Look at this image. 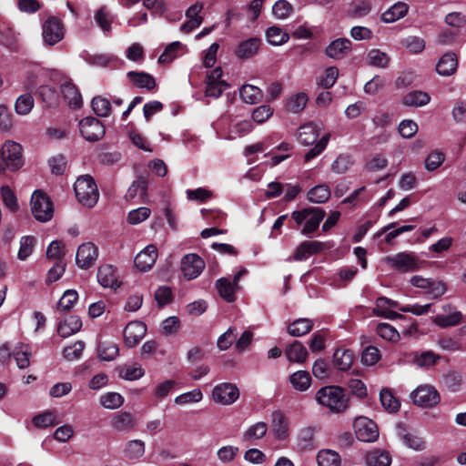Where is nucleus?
Masks as SVG:
<instances>
[{
    "instance_id": "obj_1",
    "label": "nucleus",
    "mask_w": 466,
    "mask_h": 466,
    "mask_svg": "<svg viewBox=\"0 0 466 466\" xmlns=\"http://www.w3.org/2000/svg\"><path fill=\"white\" fill-rule=\"evenodd\" d=\"M317 402L328 408L331 412L340 413L349 407V398L344 390L339 386L320 388L315 397Z\"/></svg>"
},
{
    "instance_id": "obj_2",
    "label": "nucleus",
    "mask_w": 466,
    "mask_h": 466,
    "mask_svg": "<svg viewBox=\"0 0 466 466\" xmlns=\"http://www.w3.org/2000/svg\"><path fill=\"white\" fill-rule=\"evenodd\" d=\"M326 213L321 208H307L293 211L291 218L298 225L304 224L301 233L309 236L318 229Z\"/></svg>"
},
{
    "instance_id": "obj_3",
    "label": "nucleus",
    "mask_w": 466,
    "mask_h": 466,
    "mask_svg": "<svg viewBox=\"0 0 466 466\" xmlns=\"http://www.w3.org/2000/svg\"><path fill=\"white\" fill-rule=\"evenodd\" d=\"M24 165L22 147L20 144L7 140L0 149V173L9 169L16 171Z\"/></svg>"
},
{
    "instance_id": "obj_4",
    "label": "nucleus",
    "mask_w": 466,
    "mask_h": 466,
    "mask_svg": "<svg viewBox=\"0 0 466 466\" xmlns=\"http://www.w3.org/2000/svg\"><path fill=\"white\" fill-rule=\"evenodd\" d=\"M76 197L79 203L87 208L94 207L99 198L97 186L90 176H82L74 185Z\"/></svg>"
},
{
    "instance_id": "obj_5",
    "label": "nucleus",
    "mask_w": 466,
    "mask_h": 466,
    "mask_svg": "<svg viewBox=\"0 0 466 466\" xmlns=\"http://www.w3.org/2000/svg\"><path fill=\"white\" fill-rule=\"evenodd\" d=\"M31 211L39 222H47L53 218L54 210L49 198L42 191L35 190L31 198Z\"/></svg>"
},
{
    "instance_id": "obj_6",
    "label": "nucleus",
    "mask_w": 466,
    "mask_h": 466,
    "mask_svg": "<svg viewBox=\"0 0 466 466\" xmlns=\"http://www.w3.org/2000/svg\"><path fill=\"white\" fill-rule=\"evenodd\" d=\"M394 269L401 272H413L419 270L423 262L411 253L400 252L385 258Z\"/></svg>"
},
{
    "instance_id": "obj_7",
    "label": "nucleus",
    "mask_w": 466,
    "mask_h": 466,
    "mask_svg": "<svg viewBox=\"0 0 466 466\" xmlns=\"http://www.w3.org/2000/svg\"><path fill=\"white\" fill-rule=\"evenodd\" d=\"M413 402L422 408H432L436 406L441 396L438 390L431 385H420L410 394Z\"/></svg>"
},
{
    "instance_id": "obj_8",
    "label": "nucleus",
    "mask_w": 466,
    "mask_h": 466,
    "mask_svg": "<svg viewBox=\"0 0 466 466\" xmlns=\"http://www.w3.org/2000/svg\"><path fill=\"white\" fill-rule=\"evenodd\" d=\"M353 427L356 437L360 441L371 442L375 441L379 437L377 424L367 417L360 416L356 418Z\"/></svg>"
},
{
    "instance_id": "obj_9",
    "label": "nucleus",
    "mask_w": 466,
    "mask_h": 466,
    "mask_svg": "<svg viewBox=\"0 0 466 466\" xmlns=\"http://www.w3.org/2000/svg\"><path fill=\"white\" fill-rule=\"evenodd\" d=\"M81 135L88 141H97L105 135V127L102 122L93 116L83 118L79 122Z\"/></svg>"
},
{
    "instance_id": "obj_10",
    "label": "nucleus",
    "mask_w": 466,
    "mask_h": 466,
    "mask_svg": "<svg viewBox=\"0 0 466 466\" xmlns=\"http://www.w3.org/2000/svg\"><path fill=\"white\" fill-rule=\"evenodd\" d=\"M247 274V269H240L234 276L233 280H229L227 278H220L217 280L216 286L219 296L227 302H233L236 299L235 291L238 287V281L240 278Z\"/></svg>"
},
{
    "instance_id": "obj_11",
    "label": "nucleus",
    "mask_w": 466,
    "mask_h": 466,
    "mask_svg": "<svg viewBox=\"0 0 466 466\" xmlns=\"http://www.w3.org/2000/svg\"><path fill=\"white\" fill-rule=\"evenodd\" d=\"M204 268L205 261L195 253L187 254L181 259V271L188 280L198 278Z\"/></svg>"
},
{
    "instance_id": "obj_12",
    "label": "nucleus",
    "mask_w": 466,
    "mask_h": 466,
    "mask_svg": "<svg viewBox=\"0 0 466 466\" xmlns=\"http://www.w3.org/2000/svg\"><path fill=\"white\" fill-rule=\"evenodd\" d=\"M42 29L44 41L49 46L56 45L64 37L63 24L59 19L54 16H51L46 20V22L43 24Z\"/></svg>"
},
{
    "instance_id": "obj_13",
    "label": "nucleus",
    "mask_w": 466,
    "mask_h": 466,
    "mask_svg": "<svg viewBox=\"0 0 466 466\" xmlns=\"http://www.w3.org/2000/svg\"><path fill=\"white\" fill-rule=\"evenodd\" d=\"M239 397L238 389L231 383L217 385L212 391L213 400L222 405H230Z\"/></svg>"
},
{
    "instance_id": "obj_14",
    "label": "nucleus",
    "mask_w": 466,
    "mask_h": 466,
    "mask_svg": "<svg viewBox=\"0 0 466 466\" xmlns=\"http://www.w3.org/2000/svg\"><path fill=\"white\" fill-rule=\"evenodd\" d=\"M97 256V248L93 243H83L77 248L76 262L81 268H89L95 264Z\"/></svg>"
},
{
    "instance_id": "obj_15",
    "label": "nucleus",
    "mask_w": 466,
    "mask_h": 466,
    "mask_svg": "<svg viewBox=\"0 0 466 466\" xmlns=\"http://www.w3.org/2000/svg\"><path fill=\"white\" fill-rule=\"evenodd\" d=\"M147 333L144 322L135 320L129 322L124 329V340L127 347L133 348L139 343Z\"/></svg>"
},
{
    "instance_id": "obj_16",
    "label": "nucleus",
    "mask_w": 466,
    "mask_h": 466,
    "mask_svg": "<svg viewBox=\"0 0 466 466\" xmlns=\"http://www.w3.org/2000/svg\"><path fill=\"white\" fill-rule=\"evenodd\" d=\"M410 283L416 288L427 289L433 298L441 297L446 291V287L442 282L425 279L421 276H413L410 279Z\"/></svg>"
},
{
    "instance_id": "obj_17",
    "label": "nucleus",
    "mask_w": 466,
    "mask_h": 466,
    "mask_svg": "<svg viewBox=\"0 0 466 466\" xmlns=\"http://www.w3.org/2000/svg\"><path fill=\"white\" fill-rule=\"evenodd\" d=\"M157 258V248L155 245H147L135 258L134 263L141 271L149 270Z\"/></svg>"
},
{
    "instance_id": "obj_18",
    "label": "nucleus",
    "mask_w": 466,
    "mask_h": 466,
    "mask_svg": "<svg viewBox=\"0 0 466 466\" xmlns=\"http://www.w3.org/2000/svg\"><path fill=\"white\" fill-rule=\"evenodd\" d=\"M351 50V41L348 38H338L325 49V55L333 59H342Z\"/></svg>"
},
{
    "instance_id": "obj_19",
    "label": "nucleus",
    "mask_w": 466,
    "mask_h": 466,
    "mask_svg": "<svg viewBox=\"0 0 466 466\" xmlns=\"http://www.w3.org/2000/svg\"><path fill=\"white\" fill-rule=\"evenodd\" d=\"M203 9V4L198 2L192 5L186 12L187 21L181 25V30L185 33H190L194 29L198 28L202 21V16L199 13Z\"/></svg>"
},
{
    "instance_id": "obj_20",
    "label": "nucleus",
    "mask_w": 466,
    "mask_h": 466,
    "mask_svg": "<svg viewBox=\"0 0 466 466\" xmlns=\"http://www.w3.org/2000/svg\"><path fill=\"white\" fill-rule=\"evenodd\" d=\"M97 281L104 288L116 289L119 287L117 273L112 265L100 266L97 271Z\"/></svg>"
},
{
    "instance_id": "obj_21",
    "label": "nucleus",
    "mask_w": 466,
    "mask_h": 466,
    "mask_svg": "<svg viewBox=\"0 0 466 466\" xmlns=\"http://www.w3.org/2000/svg\"><path fill=\"white\" fill-rule=\"evenodd\" d=\"M458 66V59L454 53L448 52L444 54L436 65V71L443 76L453 75Z\"/></svg>"
},
{
    "instance_id": "obj_22",
    "label": "nucleus",
    "mask_w": 466,
    "mask_h": 466,
    "mask_svg": "<svg viewBox=\"0 0 466 466\" xmlns=\"http://www.w3.org/2000/svg\"><path fill=\"white\" fill-rule=\"evenodd\" d=\"M81 328V319L76 315H70L59 322L57 332L61 337L67 338L78 332Z\"/></svg>"
},
{
    "instance_id": "obj_23",
    "label": "nucleus",
    "mask_w": 466,
    "mask_h": 466,
    "mask_svg": "<svg viewBox=\"0 0 466 466\" xmlns=\"http://www.w3.org/2000/svg\"><path fill=\"white\" fill-rule=\"evenodd\" d=\"M315 428L307 426L302 428L297 436V446L300 451H309L314 450L315 447Z\"/></svg>"
},
{
    "instance_id": "obj_24",
    "label": "nucleus",
    "mask_w": 466,
    "mask_h": 466,
    "mask_svg": "<svg viewBox=\"0 0 466 466\" xmlns=\"http://www.w3.org/2000/svg\"><path fill=\"white\" fill-rule=\"evenodd\" d=\"M324 248V243L319 241H303L294 253V259L302 261L309 256L319 253Z\"/></svg>"
},
{
    "instance_id": "obj_25",
    "label": "nucleus",
    "mask_w": 466,
    "mask_h": 466,
    "mask_svg": "<svg viewBox=\"0 0 466 466\" xmlns=\"http://www.w3.org/2000/svg\"><path fill=\"white\" fill-rule=\"evenodd\" d=\"M61 93L63 97L72 108H79L82 105V96L76 86L70 83L66 82L61 85Z\"/></svg>"
},
{
    "instance_id": "obj_26",
    "label": "nucleus",
    "mask_w": 466,
    "mask_h": 466,
    "mask_svg": "<svg viewBox=\"0 0 466 466\" xmlns=\"http://www.w3.org/2000/svg\"><path fill=\"white\" fill-rule=\"evenodd\" d=\"M321 127L315 123H307L300 127L299 137L301 144L305 146L313 145L319 135Z\"/></svg>"
},
{
    "instance_id": "obj_27",
    "label": "nucleus",
    "mask_w": 466,
    "mask_h": 466,
    "mask_svg": "<svg viewBox=\"0 0 466 466\" xmlns=\"http://www.w3.org/2000/svg\"><path fill=\"white\" fill-rule=\"evenodd\" d=\"M127 76L138 88L152 90L156 86L155 78L147 73L129 71Z\"/></svg>"
},
{
    "instance_id": "obj_28",
    "label": "nucleus",
    "mask_w": 466,
    "mask_h": 466,
    "mask_svg": "<svg viewBox=\"0 0 466 466\" xmlns=\"http://www.w3.org/2000/svg\"><path fill=\"white\" fill-rule=\"evenodd\" d=\"M388 302H389V298H386V297L378 298L376 300L375 308L373 309V313L376 316L383 317V318L390 319V320L397 319H403L404 317L401 314L390 309V304H388Z\"/></svg>"
},
{
    "instance_id": "obj_29",
    "label": "nucleus",
    "mask_w": 466,
    "mask_h": 466,
    "mask_svg": "<svg viewBox=\"0 0 466 466\" xmlns=\"http://www.w3.org/2000/svg\"><path fill=\"white\" fill-rule=\"evenodd\" d=\"M402 104L407 106H423L430 103L431 96L427 92L415 90L402 97Z\"/></svg>"
},
{
    "instance_id": "obj_30",
    "label": "nucleus",
    "mask_w": 466,
    "mask_h": 466,
    "mask_svg": "<svg viewBox=\"0 0 466 466\" xmlns=\"http://www.w3.org/2000/svg\"><path fill=\"white\" fill-rule=\"evenodd\" d=\"M272 427L275 437L278 440H285L289 435V423L285 416L276 411L272 414Z\"/></svg>"
},
{
    "instance_id": "obj_31",
    "label": "nucleus",
    "mask_w": 466,
    "mask_h": 466,
    "mask_svg": "<svg viewBox=\"0 0 466 466\" xmlns=\"http://www.w3.org/2000/svg\"><path fill=\"white\" fill-rule=\"evenodd\" d=\"M398 435L403 443L410 449L420 451L424 448L422 438L409 432L402 425H398Z\"/></svg>"
},
{
    "instance_id": "obj_32",
    "label": "nucleus",
    "mask_w": 466,
    "mask_h": 466,
    "mask_svg": "<svg viewBox=\"0 0 466 466\" xmlns=\"http://www.w3.org/2000/svg\"><path fill=\"white\" fill-rule=\"evenodd\" d=\"M440 355L430 350L414 352L412 357V362L418 368L429 369L430 367L435 365L436 362L440 360Z\"/></svg>"
},
{
    "instance_id": "obj_33",
    "label": "nucleus",
    "mask_w": 466,
    "mask_h": 466,
    "mask_svg": "<svg viewBox=\"0 0 466 466\" xmlns=\"http://www.w3.org/2000/svg\"><path fill=\"white\" fill-rule=\"evenodd\" d=\"M147 180L143 177H139L127 188L125 198L127 200H133L137 197H139V198L144 199L147 197Z\"/></svg>"
},
{
    "instance_id": "obj_34",
    "label": "nucleus",
    "mask_w": 466,
    "mask_h": 466,
    "mask_svg": "<svg viewBox=\"0 0 466 466\" xmlns=\"http://www.w3.org/2000/svg\"><path fill=\"white\" fill-rule=\"evenodd\" d=\"M354 360L353 352L346 349H338L333 354L334 365L340 370H348Z\"/></svg>"
},
{
    "instance_id": "obj_35",
    "label": "nucleus",
    "mask_w": 466,
    "mask_h": 466,
    "mask_svg": "<svg viewBox=\"0 0 466 466\" xmlns=\"http://www.w3.org/2000/svg\"><path fill=\"white\" fill-rule=\"evenodd\" d=\"M285 354L290 362L302 363L307 360L308 351L299 342L294 341L285 350Z\"/></svg>"
},
{
    "instance_id": "obj_36",
    "label": "nucleus",
    "mask_w": 466,
    "mask_h": 466,
    "mask_svg": "<svg viewBox=\"0 0 466 466\" xmlns=\"http://www.w3.org/2000/svg\"><path fill=\"white\" fill-rule=\"evenodd\" d=\"M408 10V5L402 2H398L382 14L381 19L385 23H393L404 17L407 15Z\"/></svg>"
},
{
    "instance_id": "obj_37",
    "label": "nucleus",
    "mask_w": 466,
    "mask_h": 466,
    "mask_svg": "<svg viewBox=\"0 0 466 466\" xmlns=\"http://www.w3.org/2000/svg\"><path fill=\"white\" fill-rule=\"evenodd\" d=\"M111 425L117 431H126L135 427V420L131 413L118 412L113 416Z\"/></svg>"
},
{
    "instance_id": "obj_38",
    "label": "nucleus",
    "mask_w": 466,
    "mask_h": 466,
    "mask_svg": "<svg viewBox=\"0 0 466 466\" xmlns=\"http://www.w3.org/2000/svg\"><path fill=\"white\" fill-rule=\"evenodd\" d=\"M260 41L258 38H250L241 42L237 48V56L242 59L252 57L258 50Z\"/></svg>"
},
{
    "instance_id": "obj_39",
    "label": "nucleus",
    "mask_w": 466,
    "mask_h": 466,
    "mask_svg": "<svg viewBox=\"0 0 466 466\" xmlns=\"http://www.w3.org/2000/svg\"><path fill=\"white\" fill-rule=\"evenodd\" d=\"M289 382L299 391L307 390L311 383V378L308 371L299 370L289 376Z\"/></svg>"
},
{
    "instance_id": "obj_40",
    "label": "nucleus",
    "mask_w": 466,
    "mask_h": 466,
    "mask_svg": "<svg viewBox=\"0 0 466 466\" xmlns=\"http://www.w3.org/2000/svg\"><path fill=\"white\" fill-rule=\"evenodd\" d=\"M390 454L381 450H373L366 455V463L369 466H390Z\"/></svg>"
},
{
    "instance_id": "obj_41",
    "label": "nucleus",
    "mask_w": 466,
    "mask_h": 466,
    "mask_svg": "<svg viewBox=\"0 0 466 466\" xmlns=\"http://www.w3.org/2000/svg\"><path fill=\"white\" fill-rule=\"evenodd\" d=\"M42 74V69L37 66H33L28 68L25 73V77L23 81V87L26 91H33L35 89L37 85L40 82V76Z\"/></svg>"
},
{
    "instance_id": "obj_42",
    "label": "nucleus",
    "mask_w": 466,
    "mask_h": 466,
    "mask_svg": "<svg viewBox=\"0 0 466 466\" xmlns=\"http://www.w3.org/2000/svg\"><path fill=\"white\" fill-rule=\"evenodd\" d=\"M145 453V442L141 440H131L127 442L124 455L128 460H137Z\"/></svg>"
},
{
    "instance_id": "obj_43",
    "label": "nucleus",
    "mask_w": 466,
    "mask_h": 466,
    "mask_svg": "<svg viewBox=\"0 0 466 466\" xmlns=\"http://www.w3.org/2000/svg\"><path fill=\"white\" fill-rule=\"evenodd\" d=\"M242 100L250 105L258 103L262 98V91L252 85H244L239 90Z\"/></svg>"
},
{
    "instance_id": "obj_44",
    "label": "nucleus",
    "mask_w": 466,
    "mask_h": 466,
    "mask_svg": "<svg viewBox=\"0 0 466 466\" xmlns=\"http://www.w3.org/2000/svg\"><path fill=\"white\" fill-rule=\"evenodd\" d=\"M34 105L35 100L29 92L22 94L15 100V113L20 116L28 115L32 111Z\"/></svg>"
},
{
    "instance_id": "obj_45",
    "label": "nucleus",
    "mask_w": 466,
    "mask_h": 466,
    "mask_svg": "<svg viewBox=\"0 0 466 466\" xmlns=\"http://www.w3.org/2000/svg\"><path fill=\"white\" fill-rule=\"evenodd\" d=\"M313 327L309 319H299L293 321L288 328V332L294 337H300L308 334Z\"/></svg>"
},
{
    "instance_id": "obj_46",
    "label": "nucleus",
    "mask_w": 466,
    "mask_h": 466,
    "mask_svg": "<svg viewBox=\"0 0 466 466\" xmlns=\"http://www.w3.org/2000/svg\"><path fill=\"white\" fill-rule=\"evenodd\" d=\"M318 466H340V457L332 450H321L317 455Z\"/></svg>"
},
{
    "instance_id": "obj_47",
    "label": "nucleus",
    "mask_w": 466,
    "mask_h": 466,
    "mask_svg": "<svg viewBox=\"0 0 466 466\" xmlns=\"http://www.w3.org/2000/svg\"><path fill=\"white\" fill-rule=\"evenodd\" d=\"M330 190L326 185H318L308 192V199L312 203H325L330 198Z\"/></svg>"
},
{
    "instance_id": "obj_48",
    "label": "nucleus",
    "mask_w": 466,
    "mask_h": 466,
    "mask_svg": "<svg viewBox=\"0 0 466 466\" xmlns=\"http://www.w3.org/2000/svg\"><path fill=\"white\" fill-rule=\"evenodd\" d=\"M268 41L273 46H280L287 43L289 35L277 25L270 26L266 32Z\"/></svg>"
},
{
    "instance_id": "obj_49",
    "label": "nucleus",
    "mask_w": 466,
    "mask_h": 466,
    "mask_svg": "<svg viewBox=\"0 0 466 466\" xmlns=\"http://www.w3.org/2000/svg\"><path fill=\"white\" fill-rule=\"evenodd\" d=\"M98 357L104 361L114 360L119 354V348L113 342H102L98 346Z\"/></svg>"
},
{
    "instance_id": "obj_50",
    "label": "nucleus",
    "mask_w": 466,
    "mask_h": 466,
    "mask_svg": "<svg viewBox=\"0 0 466 466\" xmlns=\"http://www.w3.org/2000/svg\"><path fill=\"white\" fill-rule=\"evenodd\" d=\"M13 355L19 369H25L29 366L32 353L27 345L17 346L14 350Z\"/></svg>"
},
{
    "instance_id": "obj_51",
    "label": "nucleus",
    "mask_w": 466,
    "mask_h": 466,
    "mask_svg": "<svg viewBox=\"0 0 466 466\" xmlns=\"http://www.w3.org/2000/svg\"><path fill=\"white\" fill-rule=\"evenodd\" d=\"M368 64L372 66L386 68L390 62L389 56L380 49H371L367 56Z\"/></svg>"
},
{
    "instance_id": "obj_52",
    "label": "nucleus",
    "mask_w": 466,
    "mask_h": 466,
    "mask_svg": "<svg viewBox=\"0 0 466 466\" xmlns=\"http://www.w3.org/2000/svg\"><path fill=\"white\" fill-rule=\"evenodd\" d=\"M124 403L122 395L116 392H107L100 397V404L109 410H116Z\"/></svg>"
},
{
    "instance_id": "obj_53",
    "label": "nucleus",
    "mask_w": 466,
    "mask_h": 466,
    "mask_svg": "<svg viewBox=\"0 0 466 466\" xmlns=\"http://www.w3.org/2000/svg\"><path fill=\"white\" fill-rule=\"evenodd\" d=\"M380 399L382 407L389 412H396L400 409V401L393 396L390 390H381Z\"/></svg>"
},
{
    "instance_id": "obj_54",
    "label": "nucleus",
    "mask_w": 466,
    "mask_h": 466,
    "mask_svg": "<svg viewBox=\"0 0 466 466\" xmlns=\"http://www.w3.org/2000/svg\"><path fill=\"white\" fill-rule=\"evenodd\" d=\"M92 108L95 114L100 117H106L111 111V106L108 99L102 96H96L92 99Z\"/></svg>"
},
{
    "instance_id": "obj_55",
    "label": "nucleus",
    "mask_w": 466,
    "mask_h": 466,
    "mask_svg": "<svg viewBox=\"0 0 466 466\" xmlns=\"http://www.w3.org/2000/svg\"><path fill=\"white\" fill-rule=\"evenodd\" d=\"M32 422L36 428H47L58 423L55 411H46L36 415L33 418Z\"/></svg>"
},
{
    "instance_id": "obj_56",
    "label": "nucleus",
    "mask_w": 466,
    "mask_h": 466,
    "mask_svg": "<svg viewBox=\"0 0 466 466\" xmlns=\"http://www.w3.org/2000/svg\"><path fill=\"white\" fill-rule=\"evenodd\" d=\"M85 60L91 66L106 67L116 60V57L108 54H87Z\"/></svg>"
},
{
    "instance_id": "obj_57",
    "label": "nucleus",
    "mask_w": 466,
    "mask_h": 466,
    "mask_svg": "<svg viewBox=\"0 0 466 466\" xmlns=\"http://www.w3.org/2000/svg\"><path fill=\"white\" fill-rule=\"evenodd\" d=\"M145 370L138 364L124 366L119 370V376L127 380H135L143 377Z\"/></svg>"
},
{
    "instance_id": "obj_58",
    "label": "nucleus",
    "mask_w": 466,
    "mask_h": 466,
    "mask_svg": "<svg viewBox=\"0 0 466 466\" xmlns=\"http://www.w3.org/2000/svg\"><path fill=\"white\" fill-rule=\"evenodd\" d=\"M462 314L461 311H453L448 315H438L434 319V323L441 328L455 326L461 322Z\"/></svg>"
},
{
    "instance_id": "obj_59",
    "label": "nucleus",
    "mask_w": 466,
    "mask_h": 466,
    "mask_svg": "<svg viewBox=\"0 0 466 466\" xmlns=\"http://www.w3.org/2000/svg\"><path fill=\"white\" fill-rule=\"evenodd\" d=\"M338 76L339 69L336 66H329L319 77L318 84L324 88H330L336 83Z\"/></svg>"
},
{
    "instance_id": "obj_60",
    "label": "nucleus",
    "mask_w": 466,
    "mask_h": 466,
    "mask_svg": "<svg viewBox=\"0 0 466 466\" xmlns=\"http://www.w3.org/2000/svg\"><path fill=\"white\" fill-rule=\"evenodd\" d=\"M292 12L293 6L287 0H278L272 7L273 15L280 20L288 18Z\"/></svg>"
},
{
    "instance_id": "obj_61",
    "label": "nucleus",
    "mask_w": 466,
    "mask_h": 466,
    "mask_svg": "<svg viewBox=\"0 0 466 466\" xmlns=\"http://www.w3.org/2000/svg\"><path fill=\"white\" fill-rule=\"evenodd\" d=\"M268 431L267 424L263 421L257 422L250 426L243 435L245 441L258 440L266 435Z\"/></svg>"
},
{
    "instance_id": "obj_62",
    "label": "nucleus",
    "mask_w": 466,
    "mask_h": 466,
    "mask_svg": "<svg viewBox=\"0 0 466 466\" xmlns=\"http://www.w3.org/2000/svg\"><path fill=\"white\" fill-rule=\"evenodd\" d=\"M78 299V294L75 289H67L64 292L58 301V309L61 311L70 310Z\"/></svg>"
},
{
    "instance_id": "obj_63",
    "label": "nucleus",
    "mask_w": 466,
    "mask_h": 466,
    "mask_svg": "<svg viewBox=\"0 0 466 466\" xmlns=\"http://www.w3.org/2000/svg\"><path fill=\"white\" fill-rule=\"evenodd\" d=\"M401 45L414 54L421 53L425 48V41L421 37L415 35H410L402 39Z\"/></svg>"
},
{
    "instance_id": "obj_64",
    "label": "nucleus",
    "mask_w": 466,
    "mask_h": 466,
    "mask_svg": "<svg viewBox=\"0 0 466 466\" xmlns=\"http://www.w3.org/2000/svg\"><path fill=\"white\" fill-rule=\"evenodd\" d=\"M376 331L380 337L389 341H397L400 338L397 329L388 323L378 324Z\"/></svg>"
}]
</instances>
